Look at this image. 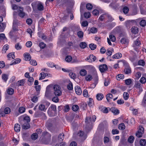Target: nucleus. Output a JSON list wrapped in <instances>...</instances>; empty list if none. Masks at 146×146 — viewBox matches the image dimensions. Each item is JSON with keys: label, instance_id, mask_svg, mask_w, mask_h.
I'll return each mask as SVG.
<instances>
[{"label": "nucleus", "instance_id": "obj_63", "mask_svg": "<svg viewBox=\"0 0 146 146\" xmlns=\"http://www.w3.org/2000/svg\"><path fill=\"white\" fill-rule=\"evenodd\" d=\"M93 6L92 4L90 3L87 4L86 7L87 9L88 10H91L92 9Z\"/></svg>", "mask_w": 146, "mask_h": 146}, {"label": "nucleus", "instance_id": "obj_31", "mask_svg": "<svg viewBox=\"0 0 146 146\" xmlns=\"http://www.w3.org/2000/svg\"><path fill=\"white\" fill-rule=\"evenodd\" d=\"M38 109L39 110L44 111H45L46 110L45 106L42 104H41L39 106Z\"/></svg>", "mask_w": 146, "mask_h": 146}, {"label": "nucleus", "instance_id": "obj_52", "mask_svg": "<svg viewBox=\"0 0 146 146\" xmlns=\"http://www.w3.org/2000/svg\"><path fill=\"white\" fill-rule=\"evenodd\" d=\"M21 61L20 59L17 58L15 60V61L13 62L11 65H13L20 63Z\"/></svg>", "mask_w": 146, "mask_h": 146}, {"label": "nucleus", "instance_id": "obj_18", "mask_svg": "<svg viewBox=\"0 0 146 146\" xmlns=\"http://www.w3.org/2000/svg\"><path fill=\"white\" fill-rule=\"evenodd\" d=\"M124 72L126 74H129L131 72V69L129 67L126 66L124 69Z\"/></svg>", "mask_w": 146, "mask_h": 146}, {"label": "nucleus", "instance_id": "obj_64", "mask_svg": "<svg viewBox=\"0 0 146 146\" xmlns=\"http://www.w3.org/2000/svg\"><path fill=\"white\" fill-rule=\"evenodd\" d=\"M77 35L79 38H82L83 36V33L82 31H79L77 33Z\"/></svg>", "mask_w": 146, "mask_h": 146}, {"label": "nucleus", "instance_id": "obj_29", "mask_svg": "<svg viewBox=\"0 0 146 146\" xmlns=\"http://www.w3.org/2000/svg\"><path fill=\"white\" fill-rule=\"evenodd\" d=\"M87 71L84 69H82L80 71V74L81 76H84L87 74Z\"/></svg>", "mask_w": 146, "mask_h": 146}, {"label": "nucleus", "instance_id": "obj_9", "mask_svg": "<svg viewBox=\"0 0 146 146\" xmlns=\"http://www.w3.org/2000/svg\"><path fill=\"white\" fill-rule=\"evenodd\" d=\"M141 44L140 41L137 39L136 40L134 41L133 44V47L134 48V49L137 51L138 52L139 50L138 48H136V46H139Z\"/></svg>", "mask_w": 146, "mask_h": 146}, {"label": "nucleus", "instance_id": "obj_23", "mask_svg": "<svg viewBox=\"0 0 146 146\" xmlns=\"http://www.w3.org/2000/svg\"><path fill=\"white\" fill-rule=\"evenodd\" d=\"M34 78L32 77H30L28 78L27 80V84L28 85L31 86L32 85L33 82Z\"/></svg>", "mask_w": 146, "mask_h": 146}, {"label": "nucleus", "instance_id": "obj_53", "mask_svg": "<svg viewBox=\"0 0 146 146\" xmlns=\"http://www.w3.org/2000/svg\"><path fill=\"white\" fill-rule=\"evenodd\" d=\"M10 112V109L8 107L5 108L4 110V112L6 114H9Z\"/></svg>", "mask_w": 146, "mask_h": 146}, {"label": "nucleus", "instance_id": "obj_49", "mask_svg": "<svg viewBox=\"0 0 146 146\" xmlns=\"http://www.w3.org/2000/svg\"><path fill=\"white\" fill-rule=\"evenodd\" d=\"M89 46L90 48L92 50H94L96 47V45L92 43L90 44Z\"/></svg>", "mask_w": 146, "mask_h": 146}, {"label": "nucleus", "instance_id": "obj_40", "mask_svg": "<svg viewBox=\"0 0 146 146\" xmlns=\"http://www.w3.org/2000/svg\"><path fill=\"white\" fill-rule=\"evenodd\" d=\"M123 11L124 13L127 14L129 11V9L128 7L125 6L123 8Z\"/></svg>", "mask_w": 146, "mask_h": 146}, {"label": "nucleus", "instance_id": "obj_55", "mask_svg": "<svg viewBox=\"0 0 146 146\" xmlns=\"http://www.w3.org/2000/svg\"><path fill=\"white\" fill-rule=\"evenodd\" d=\"M17 21L16 20H14L13 23V25L12 27V29L13 31H17V28L16 25H15V21Z\"/></svg>", "mask_w": 146, "mask_h": 146}, {"label": "nucleus", "instance_id": "obj_56", "mask_svg": "<svg viewBox=\"0 0 146 146\" xmlns=\"http://www.w3.org/2000/svg\"><path fill=\"white\" fill-rule=\"evenodd\" d=\"M72 60V57L70 56H66L65 59V60L68 62H70Z\"/></svg>", "mask_w": 146, "mask_h": 146}, {"label": "nucleus", "instance_id": "obj_62", "mask_svg": "<svg viewBox=\"0 0 146 146\" xmlns=\"http://www.w3.org/2000/svg\"><path fill=\"white\" fill-rule=\"evenodd\" d=\"M140 82L142 84H144L146 82V78L144 77H142L140 80Z\"/></svg>", "mask_w": 146, "mask_h": 146}, {"label": "nucleus", "instance_id": "obj_51", "mask_svg": "<svg viewBox=\"0 0 146 146\" xmlns=\"http://www.w3.org/2000/svg\"><path fill=\"white\" fill-rule=\"evenodd\" d=\"M140 25L142 27H144L146 25V21L145 20H142L140 22Z\"/></svg>", "mask_w": 146, "mask_h": 146}, {"label": "nucleus", "instance_id": "obj_37", "mask_svg": "<svg viewBox=\"0 0 146 146\" xmlns=\"http://www.w3.org/2000/svg\"><path fill=\"white\" fill-rule=\"evenodd\" d=\"M87 45L86 43L85 42H82L80 43V46L82 48H84L87 46Z\"/></svg>", "mask_w": 146, "mask_h": 146}, {"label": "nucleus", "instance_id": "obj_47", "mask_svg": "<svg viewBox=\"0 0 146 146\" xmlns=\"http://www.w3.org/2000/svg\"><path fill=\"white\" fill-rule=\"evenodd\" d=\"M110 141L109 138L106 136H105L104 138V143H108Z\"/></svg>", "mask_w": 146, "mask_h": 146}, {"label": "nucleus", "instance_id": "obj_59", "mask_svg": "<svg viewBox=\"0 0 146 146\" xmlns=\"http://www.w3.org/2000/svg\"><path fill=\"white\" fill-rule=\"evenodd\" d=\"M26 22L28 25H30L32 24L33 21L31 19L29 18L27 19Z\"/></svg>", "mask_w": 146, "mask_h": 146}, {"label": "nucleus", "instance_id": "obj_14", "mask_svg": "<svg viewBox=\"0 0 146 146\" xmlns=\"http://www.w3.org/2000/svg\"><path fill=\"white\" fill-rule=\"evenodd\" d=\"M120 41L122 44H125L126 46L128 45L129 41L127 38L126 37H123L121 38Z\"/></svg>", "mask_w": 146, "mask_h": 146}, {"label": "nucleus", "instance_id": "obj_54", "mask_svg": "<svg viewBox=\"0 0 146 146\" xmlns=\"http://www.w3.org/2000/svg\"><path fill=\"white\" fill-rule=\"evenodd\" d=\"M67 88L70 90H71L73 89V85L71 82H70L68 84Z\"/></svg>", "mask_w": 146, "mask_h": 146}, {"label": "nucleus", "instance_id": "obj_35", "mask_svg": "<svg viewBox=\"0 0 146 146\" xmlns=\"http://www.w3.org/2000/svg\"><path fill=\"white\" fill-rule=\"evenodd\" d=\"M2 78L4 81L6 82L8 79V76L5 74H3L2 75Z\"/></svg>", "mask_w": 146, "mask_h": 146}, {"label": "nucleus", "instance_id": "obj_60", "mask_svg": "<svg viewBox=\"0 0 146 146\" xmlns=\"http://www.w3.org/2000/svg\"><path fill=\"white\" fill-rule=\"evenodd\" d=\"M84 17L86 18H88L90 17V12H86L84 14Z\"/></svg>", "mask_w": 146, "mask_h": 146}, {"label": "nucleus", "instance_id": "obj_42", "mask_svg": "<svg viewBox=\"0 0 146 146\" xmlns=\"http://www.w3.org/2000/svg\"><path fill=\"white\" fill-rule=\"evenodd\" d=\"M129 97V94L127 92H124L123 94V98L125 100H127Z\"/></svg>", "mask_w": 146, "mask_h": 146}, {"label": "nucleus", "instance_id": "obj_26", "mask_svg": "<svg viewBox=\"0 0 146 146\" xmlns=\"http://www.w3.org/2000/svg\"><path fill=\"white\" fill-rule=\"evenodd\" d=\"M97 99L98 101L102 100L104 98V96L102 94L99 93L98 94L96 95Z\"/></svg>", "mask_w": 146, "mask_h": 146}, {"label": "nucleus", "instance_id": "obj_10", "mask_svg": "<svg viewBox=\"0 0 146 146\" xmlns=\"http://www.w3.org/2000/svg\"><path fill=\"white\" fill-rule=\"evenodd\" d=\"M96 57L93 54H90L89 57H88L86 59L90 62H92L95 61L96 60Z\"/></svg>", "mask_w": 146, "mask_h": 146}, {"label": "nucleus", "instance_id": "obj_33", "mask_svg": "<svg viewBox=\"0 0 146 146\" xmlns=\"http://www.w3.org/2000/svg\"><path fill=\"white\" fill-rule=\"evenodd\" d=\"M7 94L10 95H12L14 92V90L13 89L11 88H9L7 91Z\"/></svg>", "mask_w": 146, "mask_h": 146}, {"label": "nucleus", "instance_id": "obj_43", "mask_svg": "<svg viewBox=\"0 0 146 146\" xmlns=\"http://www.w3.org/2000/svg\"><path fill=\"white\" fill-rule=\"evenodd\" d=\"M119 129L121 130H124L125 128V126L124 123L120 124L118 126Z\"/></svg>", "mask_w": 146, "mask_h": 146}, {"label": "nucleus", "instance_id": "obj_22", "mask_svg": "<svg viewBox=\"0 0 146 146\" xmlns=\"http://www.w3.org/2000/svg\"><path fill=\"white\" fill-rule=\"evenodd\" d=\"M5 24L3 23H0V32H3L5 27Z\"/></svg>", "mask_w": 146, "mask_h": 146}, {"label": "nucleus", "instance_id": "obj_58", "mask_svg": "<svg viewBox=\"0 0 146 146\" xmlns=\"http://www.w3.org/2000/svg\"><path fill=\"white\" fill-rule=\"evenodd\" d=\"M72 109L73 111H76L78 109L79 107L78 105H75L72 106Z\"/></svg>", "mask_w": 146, "mask_h": 146}, {"label": "nucleus", "instance_id": "obj_17", "mask_svg": "<svg viewBox=\"0 0 146 146\" xmlns=\"http://www.w3.org/2000/svg\"><path fill=\"white\" fill-rule=\"evenodd\" d=\"M25 80V79H23L18 81L17 83V85L18 86H24Z\"/></svg>", "mask_w": 146, "mask_h": 146}, {"label": "nucleus", "instance_id": "obj_34", "mask_svg": "<svg viewBox=\"0 0 146 146\" xmlns=\"http://www.w3.org/2000/svg\"><path fill=\"white\" fill-rule=\"evenodd\" d=\"M106 18V13L104 14L101 15L99 17L98 20L102 21Z\"/></svg>", "mask_w": 146, "mask_h": 146}, {"label": "nucleus", "instance_id": "obj_2", "mask_svg": "<svg viewBox=\"0 0 146 146\" xmlns=\"http://www.w3.org/2000/svg\"><path fill=\"white\" fill-rule=\"evenodd\" d=\"M47 112L48 114L51 116H55L56 113V106L54 105H51L49 108Z\"/></svg>", "mask_w": 146, "mask_h": 146}, {"label": "nucleus", "instance_id": "obj_45", "mask_svg": "<svg viewBox=\"0 0 146 146\" xmlns=\"http://www.w3.org/2000/svg\"><path fill=\"white\" fill-rule=\"evenodd\" d=\"M98 30L96 28L93 27L91 28L90 29V32L91 33H95L97 32Z\"/></svg>", "mask_w": 146, "mask_h": 146}, {"label": "nucleus", "instance_id": "obj_44", "mask_svg": "<svg viewBox=\"0 0 146 146\" xmlns=\"http://www.w3.org/2000/svg\"><path fill=\"white\" fill-rule=\"evenodd\" d=\"M38 135L37 133H33L31 135V138L33 140H35L38 137Z\"/></svg>", "mask_w": 146, "mask_h": 146}, {"label": "nucleus", "instance_id": "obj_57", "mask_svg": "<svg viewBox=\"0 0 146 146\" xmlns=\"http://www.w3.org/2000/svg\"><path fill=\"white\" fill-rule=\"evenodd\" d=\"M125 84L127 85H130L132 82V80L131 79H128L125 80Z\"/></svg>", "mask_w": 146, "mask_h": 146}, {"label": "nucleus", "instance_id": "obj_7", "mask_svg": "<svg viewBox=\"0 0 146 146\" xmlns=\"http://www.w3.org/2000/svg\"><path fill=\"white\" fill-rule=\"evenodd\" d=\"M107 39L108 42L109 44L110 45H112V44L110 41L113 42H114L116 40L115 36L112 34L110 35L109 36V38H108Z\"/></svg>", "mask_w": 146, "mask_h": 146}, {"label": "nucleus", "instance_id": "obj_25", "mask_svg": "<svg viewBox=\"0 0 146 146\" xmlns=\"http://www.w3.org/2000/svg\"><path fill=\"white\" fill-rule=\"evenodd\" d=\"M24 57L26 60H29L31 58V56L30 54L28 53H26L24 54Z\"/></svg>", "mask_w": 146, "mask_h": 146}, {"label": "nucleus", "instance_id": "obj_24", "mask_svg": "<svg viewBox=\"0 0 146 146\" xmlns=\"http://www.w3.org/2000/svg\"><path fill=\"white\" fill-rule=\"evenodd\" d=\"M85 122L87 125L91 124L93 122L92 120H91V117H86V119Z\"/></svg>", "mask_w": 146, "mask_h": 146}, {"label": "nucleus", "instance_id": "obj_11", "mask_svg": "<svg viewBox=\"0 0 146 146\" xmlns=\"http://www.w3.org/2000/svg\"><path fill=\"white\" fill-rule=\"evenodd\" d=\"M18 12V15L21 17L23 18L25 15V13L23 11V7L20 8Z\"/></svg>", "mask_w": 146, "mask_h": 146}, {"label": "nucleus", "instance_id": "obj_36", "mask_svg": "<svg viewBox=\"0 0 146 146\" xmlns=\"http://www.w3.org/2000/svg\"><path fill=\"white\" fill-rule=\"evenodd\" d=\"M112 98L113 95L111 93L108 94L106 96V98L108 102H110V100L111 99H112Z\"/></svg>", "mask_w": 146, "mask_h": 146}, {"label": "nucleus", "instance_id": "obj_3", "mask_svg": "<svg viewBox=\"0 0 146 146\" xmlns=\"http://www.w3.org/2000/svg\"><path fill=\"white\" fill-rule=\"evenodd\" d=\"M54 93L56 96H59L62 94V91L60 86L57 85H55L53 87Z\"/></svg>", "mask_w": 146, "mask_h": 146}, {"label": "nucleus", "instance_id": "obj_50", "mask_svg": "<svg viewBox=\"0 0 146 146\" xmlns=\"http://www.w3.org/2000/svg\"><path fill=\"white\" fill-rule=\"evenodd\" d=\"M134 138L133 136H130L129 137L128 141L130 143H132L134 141Z\"/></svg>", "mask_w": 146, "mask_h": 146}, {"label": "nucleus", "instance_id": "obj_46", "mask_svg": "<svg viewBox=\"0 0 146 146\" xmlns=\"http://www.w3.org/2000/svg\"><path fill=\"white\" fill-rule=\"evenodd\" d=\"M15 47L17 50H20L22 48V46L19 43H16L15 45Z\"/></svg>", "mask_w": 146, "mask_h": 146}, {"label": "nucleus", "instance_id": "obj_21", "mask_svg": "<svg viewBox=\"0 0 146 146\" xmlns=\"http://www.w3.org/2000/svg\"><path fill=\"white\" fill-rule=\"evenodd\" d=\"M48 73H45L44 72L41 73L40 74V77L39 78V80H42L44 79L46 76L48 75Z\"/></svg>", "mask_w": 146, "mask_h": 146}, {"label": "nucleus", "instance_id": "obj_12", "mask_svg": "<svg viewBox=\"0 0 146 146\" xmlns=\"http://www.w3.org/2000/svg\"><path fill=\"white\" fill-rule=\"evenodd\" d=\"M99 69L100 70L101 72H103L107 70L108 67L106 64H103L99 66Z\"/></svg>", "mask_w": 146, "mask_h": 146}, {"label": "nucleus", "instance_id": "obj_32", "mask_svg": "<svg viewBox=\"0 0 146 146\" xmlns=\"http://www.w3.org/2000/svg\"><path fill=\"white\" fill-rule=\"evenodd\" d=\"M64 138V134L63 133H62L59 135L58 139L60 142H61L63 140Z\"/></svg>", "mask_w": 146, "mask_h": 146}, {"label": "nucleus", "instance_id": "obj_6", "mask_svg": "<svg viewBox=\"0 0 146 146\" xmlns=\"http://www.w3.org/2000/svg\"><path fill=\"white\" fill-rule=\"evenodd\" d=\"M53 89V87L52 86H48L46 88L45 96L47 97L50 96L52 92Z\"/></svg>", "mask_w": 146, "mask_h": 146}, {"label": "nucleus", "instance_id": "obj_16", "mask_svg": "<svg viewBox=\"0 0 146 146\" xmlns=\"http://www.w3.org/2000/svg\"><path fill=\"white\" fill-rule=\"evenodd\" d=\"M20 123L21 125H22V127L23 129H27L30 128V124L29 123Z\"/></svg>", "mask_w": 146, "mask_h": 146}, {"label": "nucleus", "instance_id": "obj_4", "mask_svg": "<svg viewBox=\"0 0 146 146\" xmlns=\"http://www.w3.org/2000/svg\"><path fill=\"white\" fill-rule=\"evenodd\" d=\"M55 122V119L53 118L49 119L46 123V125L48 129L50 130L52 129Z\"/></svg>", "mask_w": 146, "mask_h": 146}, {"label": "nucleus", "instance_id": "obj_30", "mask_svg": "<svg viewBox=\"0 0 146 146\" xmlns=\"http://www.w3.org/2000/svg\"><path fill=\"white\" fill-rule=\"evenodd\" d=\"M140 145L141 146H144L146 144V141L145 139H141L139 141Z\"/></svg>", "mask_w": 146, "mask_h": 146}, {"label": "nucleus", "instance_id": "obj_8", "mask_svg": "<svg viewBox=\"0 0 146 146\" xmlns=\"http://www.w3.org/2000/svg\"><path fill=\"white\" fill-rule=\"evenodd\" d=\"M21 117L23 119V120L21 122V123H29L30 121V117L27 115H23Z\"/></svg>", "mask_w": 146, "mask_h": 146}, {"label": "nucleus", "instance_id": "obj_48", "mask_svg": "<svg viewBox=\"0 0 146 146\" xmlns=\"http://www.w3.org/2000/svg\"><path fill=\"white\" fill-rule=\"evenodd\" d=\"M25 110V108L23 107H20L19 109V111L20 113H23L24 112Z\"/></svg>", "mask_w": 146, "mask_h": 146}, {"label": "nucleus", "instance_id": "obj_13", "mask_svg": "<svg viewBox=\"0 0 146 146\" xmlns=\"http://www.w3.org/2000/svg\"><path fill=\"white\" fill-rule=\"evenodd\" d=\"M60 142L58 139L53 137L52 139V144L53 146H58Z\"/></svg>", "mask_w": 146, "mask_h": 146}, {"label": "nucleus", "instance_id": "obj_20", "mask_svg": "<svg viewBox=\"0 0 146 146\" xmlns=\"http://www.w3.org/2000/svg\"><path fill=\"white\" fill-rule=\"evenodd\" d=\"M15 130L17 132H19L20 130V126L18 123H16L15 124L14 127Z\"/></svg>", "mask_w": 146, "mask_h": 146}, {"label": "nucleus", "instance_id": "obj_5", "mask_svg": "<svg viewBox=\"0 0 146 146\" xmlns=\"http://www.w3.org/2000/svg\"><path fill=\"white\" fill-rule=\"evenodd\" d=\"M144 133V128L141 125H139L138 131L135 133L136 136L139 138L142 137L143 134Z\"/></svg>", "mask_w": 146, "mask_h": 146}, {"label": "nucleus", "instance_id": "obj_15", "mask_svg": "<svg viewBox=\"0 0 146 146\" xmlns=\"http://www.w3.org/2000/svg\"><path fill=\"white\" fill-rule=\"evenodd\" d=\"M75 92L78 95H80L82 93V91L80 88L78 86H77L75 87Z\"/></svg>", "mask_w": 146, "mask_h": 146}, {"label": "nucleus", "instance_id": "obj_27", "mask_svg": "<svg viewBox=\"0 0 146 146\" xmlns=\"http://www.w3.org/2000/svg\"><path fill=\"white\" fill-rule=\"evenodd\" d=\"M122 56V54L120 53H117L113 56L112 57L114 59H118L119 58Z\"/></svg>", "mask_w": 146, "mask_h": 146}, {"label": "nucleus", "instance_id": "obj_1", "mask_svg": "<svg viewBox=\"0 0 146 146\" xmlns=\"http://www.w3.org/2000/svg\"><path fill=\"white\" fill-rule=\"evenodd\" d=\"M31 5L33 10L37 9L39 11L44 9V6L42 3L40 1L35 2L32 3Z\"/></svg>", "mask_w": 146, "mask_h": 146}, {"label": "nucleus", "instance_id": "obj_28", "mask_svg": "<svg viewBox=\"0 0 146 146\" xmlns=\"http://www.w3.org/2000/svg\"><path fill=\"white\" fill-rule=\"evenodd\" d=\"M124 78V76L123 74H119L116 76V78L117 80H123Z\"/></svg>", "mask_w": 146, "mask_h": 146}, {"label": "nucleus", "instance_id": "obj_61", "mask_svg": "<svg viewBox=\"0 0 146 146\" xmlns=\"http://www.w3.org/2000/svg\"><path fill=\"white\" fill-rule=\"evenodd\" d=\"M83 94L84 97H87L88 96V91L87 90H84L83 92Z\"/></svg>", "mask_w": 146, "mask_h": 146}, {"label": "nucleus", "instance_id": "obj_39", "mask_svg": "<svg viewBox=\"0 0 146 146\" xmlns=\"http://www.w3.org/2000/svg\"><path fill=\"white\" fill-rule=\"evenodd\" d=\"M85 78L87 81H89L92 79V77L91 75L88 74L85 76Z\"/></svg>", "mask_w": 146, "mask_h": 146}, {"label": "nucleus", "instance_id": "obj_41", "mask_svg": "<svg viewBox=\"0 0 146 146\" xmlns=\"http://www.w3.org/2000/svg\"><path fill=\"white\" fill-rule=\"evenodd\" d=\"M12 7L13 9L18 10V11L19 10L20 8L21 7H19L15 4L12 5Z\"/></svg>", "mask_w": 146, "mask_h": 146}, {"label": "nucleus", "instance_id": "obj_19", "mask_svg": "<svg viewBox=\"0 0 146 146\" xmlns=\"http://www.w3.org/2000/svg\"><path fill=\"white\" fill-rule=\"evenodd\" d=\"M131 30V32L134 34H137L139 32L138 28L136 27H133Z\"/></svg>", "mask_w": 146, "mask_h": 146}, {"label": "nucleus", "instance_id": "obj_38", "mask_svg": "<svg viewBox=\"0 0 146 146\" xmlns=\"http://www.w3.org/2000/svg\"><path fill=\"white\" fill-rule=\"evenodd\" d=\"M7 57L9 58V60H10V58H12L14 59L15 58L14 55V52H12L10 53L7 55Z\"/></svg>", "mask_w": 146, "mask_h": 146}]
</instances>
